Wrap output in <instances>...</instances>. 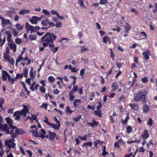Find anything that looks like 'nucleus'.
Instances as JSON below:
<instances>
[{
  "label": "nucleus",
  "instance_id": "a19ab883",
  "mask_svg": "<svg viewBox=\"0 0 157 157\" xmlns=\"http://www.w3.org/2000/svg\"><path fill=\"white\" fill-rule=\"evenodd\" d=\"M153 123V121L152 118H149L148 121L147 122L148 125L150 127L152 126Z\"/></svg>",
  "mask_w": 157,
  "mask_h": 157
},
{
  "label": "nucleus",
  "instance_id": "bb28decb",
  "mask_svg": "<svg viewBox=\"0 0 157 157\" xmlns=\"http://www.w3.org/2000/svg\"><path fill=\"white\" fill-rule=\"evenodd\" d=\"M149 110L148 106L145 104H144L143 106V111L144 112L147 113Z\"/></svg>",
  "mask_w": 157,
  "mask_h": 157
},
{
  "label": "nucleus",
  "instance_id": "393cba45",
  "mask_svg": "<svg viewBox=\"0 0 157 157\" xmlns=\"http://www.w3.org/2000/svg\"><path fill=\"white\" fill-rule=\"evenodd\" d=\"M32 28V26L29 25V24L26 22L25 24V28L26 30L27 33H28L29 31H31L32 30L31 28Z\"/></svg>",
  "mask_w": 157,
  "mask_h": 157
},
{
  "label": "nucleus",
  "instance_id": "ddd939ff",
  "mask_svg": "<svg viewBox=\"0 0 157 157\" xmlns=\"http://www.w3.org/2000/svg\"><path fill=\"white\" fill-rule=\"evenodd\" d=\"M141 136L144 140H145L149 137V135L147 131L145 130L144 132L141 134Z\"/></svg>",
  "mask_w": 157,
  "mask_h": 157
},
{
  "label": "nucleus",
  "instance_id": "f704fd0d",
  "mask_svg": "<svg viewBox=\"0 0 157 157\" xmlns=\"http://www.w3.org/2000/svg\"><path fill=\"white\" fill-rule=\"evenodd\" d=\"M125 96L124 95H121V96L118 98V100L119 101V102H121L122 101L123 102L124 101V99L125 98Z\"/></svg>",
  "mask_w": 157,
  "mask_h": 157
},
{
  "label": "nucleus",
  "instance_id": "864d4df0",
  "mask_svg": "<svg viewBox=\"0 0 157 157\" xmlns=\"http://www.w3.org/2000/svg\"><path fill=\"white\" fill-rule=\"evenodd\" d=\"M87 135H84L83 136H78V137L82 140H86L87 139Z\"/></svg>",
  "mask_w": 157,
  "mask_h": 157
},
{
  "label": "nucleus",
  "instance_id": "6ab92c4d",
  "mask_svg": "<svg viewBox=\"0 0 157 157\" xmlns=\"http://www.w3.org/2000/svg\"><path fill=\"white\" fill-rule=\"evenodd\" d=\"M95 124L96 126H98V124L97 122L95 121L94 120H93L92 121V123H88L87 125L88 126H91L92 128H94V125Z\"/></svg>",
  "mask_w": 157,
  "mask_h": 157
},
{
  "label": "nucleus",
  "instance_id": "4be33fe9",
  "mask_svg": "<svg viewBox=\"0 0 157 157\" xmlns=\"http://www.w3.org/2000/svg\"><path fill=\"white\" fill-rule=\"evenodd\" d=\"M30 11L29 10H27L25 9H23L20 10L19 13V14L24 15L26 13L28 14L29 13Z\"/></svg>",
  "mask_w": 157,
  "mask_h": 157
},
{
  "label": "nucleus",
  "instance_id": "5fc2aeb1",
  "mask_svg": "<svg viewBox=\"0 0 157 157\" xmlns=\"http://www.w3.org/2000/svg\"><path fill=\"white\" fill-rule=\"evenodd\" d=\"M39 134L40 135H44H44L46 134V131L44 130L43 129H41L40 132H39Z\"/></svg>",
  "mask_w": 157,
  "mask_h": 157
},
{
  "label": "nucleus",
  "instance_id": "5701e85b",
  "mask_svg": "<svg viewBox=\"0 0 157 157\" xmlns=\"http://www.w3.org/2000/svg\"><path fill=\"white\" fill-rule=\"evenodd\" d=\"M29 75L30 77V78H31V79L32 80H33L35 76V74H34L33 72V68L32 67H31V70L30 71Z\"/></svg>",
  "mask_w": 157,
  "mask_h": 157
},
{
  "label": "nucleus",
  "instance_id": "7c9ffc66",
  "mask_svg": "<svg viewBox=\"0 0 157 157\" xmlns=\"http://www.w3.org/2000/svg\"><path fill=\"white\" fill-rule=\"evenodd\" d=\"M109 39L110 38L109 36H105L103 38V41L104 43L106 44L107 43V41L108 40L109 42V44H110V41Z\"/></svg>",
  "mask_w": 157,
  "mask_h": 157
},
{
  "label": "nucleus",
  "instance_id": "aec40b11",
  "mask_svg": "<svg viewBox=\"0 0 157 157\" xmlns=\"http://www.w3.org/2000/svg\"><path fill=\"white\" fill-rule=\"evenodd\" d=\"M129 105L131 107V109L134 110H137L138 109V105L137 104H129Z\"/></svg>",
  "mask_w": 157,
  "mask_h": 157
},
{
  "label": "nucleus",
  "instance_id": "20e7f679",
  "mask_svg": "<svg viewBox=\"0 0 157 157\" xmlns=\"http://www.w3.org/2000/svg\"><path fill=\"white\" fill-rule=\"evenodd\" d=\"M10 132L9 134H10L12 137L13 139H15L18 136V135H22L25 134V131L22 129L18 128L15 127V128H13L12 132L10 131Z\"/></svg>",
  "mask_w": 157,
  "mask_h": 157
},
{
  "label": "nucleus",
  "instance_id": "f3484780",
  "mask_svg": "<svg viewBox=\"0 0 157 157\" xmlns=\"http://www.w3.org/2000/svg\"><path fill=\"white\" fill-rule=\"evenodd\" d=\"M125 24L127 25L124 26L125 32L126 33H129L130 30L131 29V26L129 25L128 23H126Z\"/></svg>",
  "mask_w": 157,
  "mask_h": 157
},
{
  "label": "nucleus",
  "instance_id": "423d86ee",
  "mask_svg": "<svg viewBox=\"0 0 157 157\" xmlns=\"http://www.w3.org/2000/svg\"><path fill=\"white\" fill-rule=\"evenodd\" d=\"M6 121L7 123L9 124V126L7 125V129L9 133H5L6 134H9L10 131L12 132V131L13 130V128H15V126L13 125V120L9 117H7L6 118Z\"/></svg>",
  "mask_w": 157,
  "mask_h": 157
},
{
  "label": "nucleus",
  "instance_id": "338daca9",
  "mask_svg": "<svg viewBox=\"0 0 157 157\" xmlns=\"http://www.w3.org/2000/svg\"><path fill=\"white\" fill-rule=\"evenodd\" d=\"M87 108L89 109H91V110H93L95 109V107L94 105L91 106L89 105L87 106Z\"/></svg>",
  "mask_w": 157,
  "mask_h": 157
},
{
  "label": "nucleus",
  "instance_id": "cd10ccee",
  "mask_svg": "<svg viewBox=\"0 0 157 157\" xmlns=\"http://www.w3.org/2000/svg\"><path fill=\"white\" fill-rule=\"evenodd\" d=\"M94 114L98 116L99 117L101 118L102 115V111L101 110L98 111L95 110L94 111Z\"/></svg>",
  "mask_w": 157,
  "mask_h": 157
},
{
  "label": "nucleus",
  "instance_id": "49530a36",
  "mask_svg": "<svg viewBox=\"0 0 157 157\" xmlns=\"http://www.w3.org/2000/svg\"><path fill=\"white\" fill-rule=\"evenodd\" d=\"M141 81L144 83H147L148 81V79L147 77H144L141 79Z\"/></svg>",
  "mask_w": 157,
  "mask_h": 157
},
{
  "label": "nucleus",
  "instance_id": "bf43d9fd",
  "mask_svg": "<svg viewBox=\"0 0 157 157\" xmlns=\"http://www.w3.org/2000/svg\"><path fill=\"white\" fill-rule=\"evenodd\" d=\"M23 77V73H21V74H16V78L17 79L18 78H22Z\"/></svg>",
  "mask_w": 157,
  "mask_h": 157
},
{
  "label": "nucleus",
  "instance_id": "a18cd8bd",
  "mask_svg": "<svg viewBox=\"0 0 157 157\" xmlns=\"http://www.w3.org/2000/svg\"><path fill=\"white\" fill-rule=\"evenodd\" d=\"M73 111L71 110L70 109V107L69 106H66V112L67 113V114H68L67 113L68 112L70 114H71L72 113Z\"/></svg>",
  "mask_w": 157,
  "mask_h": 157
},
{
  "label": "nucleus",
  "instance_id": "ea45409f",
  "mask_svg": "<svg viewBox=\"0 0 157 157\" xmlns=\"http://www.w3.org/2000/svg\"><path fill=\"white\" fill-rule=\"evenodd\" d=\"M28 69L26 68L24 71L22 73L23 76H24V77L25 78H27L28 77Z\"/></svg>",
  "mask_w": 157,
  "mask_h": 157
},
{
  "label": "nucleus",
  "instance_id": "a211bd4d",
  "mask_svg": "<svg viewBox=\"0 0 157 157\" xmlns=\"http://www.w3.org/2000/svg\"><path fill=\"white\" fill-rule=\"evenodd\" d=\"M2 21V24L3 25L6 26L10 24V21L8 19H5L3 18Z\"/></svg>",
  "mask_w": 157,
  "mask_h": 157
},
{
  "label": "nucleus",
  "instance_id": "8fccbe9b",
  "mask_svg": "<svg viewBox=\"0 0 157 157\" xmlns=\"http://www.w3.org/2000/svg\"><path fill=\"white\" fill-rule=\"evenodd\" d=\"M117 29H116V28H113L112 29H111V30H112V31H116L118 33H119L120 31H121V28L117 26Z\"/></svg>",
  "mask_w": 157,
  "mask_h": 157
},
{
  "label": "nucleus",
  "instance_id": "9d476101",
  "mask_svg": "<svg viewBox=\"0 0 157 157\" xmlns=\"http://www.w3.org/2000/svg\"><path fill=\"white\" fill-rule=\"evenodd\" d=\"M31 132L33 133V136L36 137H40L42 139H44L45 137V136L44 135H39L38 134V131L37 130H32Z\"/></svg>",
  "mask_w": 157,
  "mask_h": 157
},
{
  "label": "nucleus",
  "instance_id": "c9c22d12",
  "mask_svg": "<svg viewBox=\"0 0 157 157\" xmlns=\"http://www.w3.org/2000/svg\"><path fill=\"white\" fill-rule=\"evenodd\" d=\"M92 145V142H87L84 143L82 145V147H84L86 146H88L90 147H91Z\"/></svg>",
  "mask_w": 157,
  "mask_h": 157
},
{
  "label": "nucleus",
  "instance_id": "c85d7f7f",
  "mask_svg": "<svg viewBox=\"0 0 157 157\" xmlns=\"http://www.w3.org/2000/svg\"><path fill=\"white\" fill-rule=\"evenodd\" d=\"M78 2L80 6L82 8H85V6L83 0H78Z\"/></svg>",
  "mask_w": 157,
  "mask_h": 157
},
{
  "label": "nucleus",
  "instance_id": "79ce46f5",
  "mask_svg": "<svg viewBox=\"0 0 157 157\" xmlns=\"http://www.w3.org/2000/svg\"><path fill=\"white\" fill-rule=\"evenodd\" d=\"M48 80L50 83H53L55 81V78L52 76H50L48 77Z\"/></svg>",
  "mask_w": 157,
  "mask_h": 157
},
{
  "label": "nucleus",
  "instance_id": "c03bdc74",
  "mask_svg": "<svg viewBox=\"0 0 157 157\" xmlns=\"http://www.w3.org/2000/svg\"><path fill=\"white\" fill-rule=\"evenodd\" d=\"M81 115H79L76 117H74L73 118L74 121L75 122H78L79 120L81 118Z\"/></svg>",
  "mask_w": 157,
  "mask_h": 157
},
{
  "label": "nucleus",
  "instance_id": "37998d69",
  "mask_svg": "<svg viewBox=\"0 0 157 157\" xmlns=\"http://www.w3.org/2000/svg\"><path fill=\"white\" fill-rule=\"evenodd\" d=\"M16 26L17 29L20 31L22 30L23 28L24 27L23 26H21L19 24H16Z\"/></svg>",
  "mask_w": 157,
  "mask_h": 157
},
{
  "label": "nucleus",
  "instance_id": "0eeeda50",
  "mask_svg": "<svg viewBox=\"0 0 157 157\" xmlns=\"http://www.w3.org/2000/svg\"><path fill=\"white\" fill-rule=\"evenodd\" d=\"M3 122L2 117L0 115V131L5 132V133H9L7 129V124H2L1 123Z\"/></svg>",
  "mask_w": 157,
  "mask_h": 157
},
{
  "label": "nucleus",
  "instance_id": "72a5a7b5",
  "mask_svg": "<svg viewBox=\"0 0 157 157\" xmlns=\"http://www.w3.org/2000/svg\"><path fill=\"white\" fill-rule=\"evenodd\" d=\"M9 54H10L3 53L4 59L5 60H9L10 59Z\"/></svg>",
  "mask_w": 157,
  "mask_h": 157
},
{
  "label": "nucleus",
  "instance_id": "58836bf2",
  "mask_svg": "<svg viewBox=\"0 0 157 157\" xmlns=\"http://www.w3.org/2000/svg\"><path fill=\"white\" fill-rule=\"evenodd\" d=\"M29 38L30 40H35L36 39V36L35 35H30L29 36Z\"/></svg>",
  "mask_w": 157,
  "mask_h": 157
},
{
  "label": "nucleus",
  "instance_id": "680f3d73",
  "mask_svg": "<svg viewBox=\"0 0 157 157\" xmlns=\"http://www.w3.org/2000/svg\"><path fill=\"white\" fill-rule=\"evenodd\" d=\"M113 67L110 70V71H108V72H107L106 74V77L107 78L108 77V76L110 74H111L112 73V69H113Z\"/></svg>",
  "mask_w": 157,
  "mask_h": 157
},
{
  "label": "nucleus",
  "instance_id": "4c0bfd02",
  "mask_svg": "<svg viewBox=\"0 0 157 157\" xmlns=\"http://www.w3.org/2000/svg\"><path fill=\"white\" fill-rule=\"evenodd\" d=\"M129 116L128 115H127V117H125V120H124L123 119H122L121 121L125 125H126L127 124L126 123L127 122L128 120L129 119Z\"/></svg>",
  "mask_w": 157,
  "mask_h": 157
},
{
  "label": "nucleus",
  "instance_id": "6e6d98bb",
  "mask_svg": "<svg viewBox=\"0 0 157 157\" xmlns=\"http://www.w3.org/2000/svg\"><path fill=\"white\" fill-rule=\"evenodd\" d=\"M15 42L17 44H20L22 40L21 39L17 38L15 39Z\"/></svg>",
  "mask_w": 157,
  "mask_h": 157
},
{
  "label": "nucleus",
  "instance_id": "09e8293b",
  "mask_svg": "<svg viewBox=\"0 0 157 157\" xmlns=\"http://www.w3.org/2000/svg\"><path fill=\"white\" fill-rule=\"evenodd\" d=\"M108 3L107 0H100L99 3L101 5L106 4Z\"/></svg>",
  "mask_w": 157,
  "mask_h": 157
},
{
  "label": "nucleus",
  "instance_id": "052dcab7",
  "mask_svg": "<svg viewBox=\"0 0 157 157\" xmlns=\"http://www.w3.org/2000/svg\"><path fill=\"white\" fill-rule=\"evenodd\" d=\"M4 102V100L3 98L0 99V107L2 109V105Z\"/></svg>",
  "mask_w": 157,
  "mask_h": 157
},
{
  "label": "nucleus",
  "instance_id": "de8ad7c7",
  "mask_svg": "<svg viewBox=\"0 0 157 157\" xmlns=\"http://www.w3.org/2000/svg\"><path fill=\"white\" fill-rule=\"evenodd\" d=\"M69 96L70 97V100L71 101H73L74 98H75V96L73 95V93L70 92L69 94Z\"/></svg>",
  "mask_w": 157,
  "mask_h": 157
},
{
  "label": "nucleus",
  "instance_id": "603ef678",
  "mask_svg": "<svg viewBox=\"0 0 157 157\" xmlns=\"http://www.w3.org/2000/svg\"><path fill=\"white\" fill-rule=\"evenodd\" d=\"M40 91L43 93L45 92L46 89L43 86H40L39 89Z\"/></svg>",
  "mask_w": 157,
  "mask_h": 157
},
{
  "label": "nucleus",
  "instance_id": "4468645a",
  "mask_svg": "<svg viewBox=\"0 0 157 157\" xmlns=\"http://www.w3.org/2000/svg\"><path fill=\"white\" fill-rule=\"evenodd\" d=\"M49 48L54 53H56L58 50L59 47H57L54 48V45L53 44H51L49 45Z\"/></svg>",
  "mask_w": 157,
  "mask_h": 157
},
{
  "label": "nucleus",
  "instance_id": "1a4fd4ad",
  "mask_svg": "<svg viewBox=\"0 0 157 157\" xmlns=\"http://www.w3.org/2000/svg\"><path fill=\"white\" fill-rule=\"evenodd\" d=\"M8 78V80H10V76L6 71L3 70L2 72V78L4 81H6L7 79V78Z\"/></svg>",
  "mask_w": 157,
  "mask_h": 157
},
{
  "label": "nucleus",
  "instance_id": "2eb2a0df",
  "mask_svg": "<svg viewBox=\"0 0 157 157\" xmlns=\"http://www.w3.org/2000/svg\"><path fill=\"white\" fill-rule=\"evenodd\" d=\"M111 87L112 89L111 91H115L118 89L119 86L117 82H114L112 83Z\"/></svg>",
  "mask_w": 157,
  "mask_h": 157
},
{
  "label": "nucleus",
  "instance_id": "412c9836",
  "mask_svg": "<svg viewBox=\"0 0 157 157\" xmlns=\"http://www.w3.org/2000/svg\"><path fill=\"white\" fill-rule=\"evenodd\" d=\"M52 128L57 130L59 129V127L60 126V124H55L52 123H51L49 125Z\"/></svg>",
  "mask_w": 157,
  "mask_h": 157
},
{
  "label": "nucleus",
  "instance_id": "c756f323",
  "mask_svg": "<svg viewBox=\"0 0 157 157\" xmlns=\"http://www.w3.org/2000/svg\"><path fill=\"white\" fill-rule=\"evenodd\" d=\"M29 21L32 24H36L37 23L36 19L35 18V16H33L32 18L29 20Z\"/></svg>",
  "mask_w": 157,
  "mask_h": 157
},
{
  "label": "nucleus",
  "instance_id": "3c124183",
  "mask_svg": "<svg viewBox=\"0 0 157 157\" xmlns=\"http://www.w3.org/2000/svg\"><path fill=\"white\" fill-rule=\"evenodd\" d=\"M42 13L46 16H48L50 15L49 12L45 9H43L42 10Z\"/></svg>",
  "mask_w": 157,
  "mask_h": 157
},
{
  "label": "nucleus",
  "instance_id": "7ed1b4c3",
  "mask_svg": "<svg viewBox=\"0 0 157 157\" xmlns=\"http://www.w3.org/2000/svg\"><path fill=\"white\" fill-rule=\"evenodd\" d=\"M23 108L21 111H17L15 112L13 116L15 117V120L17 121L20 120V117L22 116L24 118L27 115V113L29 112L28 107L27 106L24 105Z\"/></svg>",
  "mask_w": 157,
  "mask_h": 157
},
{
  "label": "nucleus",
  "instance_id": "dca6fc26",
  "mask_svg": "<svg viewBox=\"0 0 157 157\" xmlns=\"http://www.w3.org/2000/svg\"><path fill=\"white\" fill-rule=\"evenodd\" d=\"M143 55L144 59L146 60H148L149 59V55H150V51H147L144 52L142 53Z\"/></svg>",
  "mask_w": 157,
  "mask_h": 157
},
{
  "label": "nucleus",
  "instance_id": "13d9d810",
  "mask_svg": "<svg viewBox=\"0 0 157 157\" xmlns=\"http://www.w3.org/2000/svg\"><path fill=\"white\" fill-rule=\"evenodd\" d=\"M134 63L138 64V60H139V58L136 56H135L134 57Z\"/></svg>",
  "mask_w": 157,
  "mask_h": 157
},
{
  "label": "nucleus",
  "instance_id": "a878e982",
  "mask_svg": "<svg viewBox=\"0 0 157 157\" xmlns=\"http://www.w3.org/2000/svg\"><path fill=\"white\" fill-rule=\"evenodd\" d=\"M49 19L48 18H46L41 21V23L43 26H45L47 25Z\"/></svg>",
  "mask_w": 157,
  "mask_h": 157
},
{
  "label": "nucleus",
  "instance_id": "4d7b16f0",
  "mask_svg": "<svg viewBox=\"0 0 157 157\" xmlns=\"http://www.w3.org/2000/svg\"><path fill=\"white\" fill-rule=\"evenodd\" d=\"M62 25V22L61 21H60L59 22H57L56 25L55 24V26L56 28H59Z\"/></svg>",
  "mask_w": 157,
  "mask_h": 157
},
{
  "label": "nucleus",
  "instance_id": "2f4dec72",
  "mask_svg": "<svg viewBox=\"0 0 157 157\" xmlns=\"http://www.w3.org/2000/svg\"><path fill=\"white\" fill-rule=\"evenodd\" d=\"M78 90V85L74 86H73V89L70 92L71 93H73L74 92H76Z\"/></svg>",
  "mask_w": 157,
  "mask_h": 157
},
{
  "label": "nucleus",
  "instance_id": "f03ea898",
  "mask_svg": "<svg viewBox=\"0 0 157 157\" xmlns=\"http://www.w3.org/2000/svg\"><path fill=\"white\" fill-rule=\"evenodd\" d=\"M147 94V92L145 90H138L136 93L134 94V99L136 101H141L143 103L146 104L147 102L146 96Z\"/></svg>",
  "mask_w": 157,
  "mask_h": 157
},
{
  "label": "nucleus",
  "instance_id": "39448f33",
  "mask_svg": "<svg viewBox=\"0 0 157 157\" xmlns=\"http://www.w3.org/2000/svg\"><path fill=\"white\" fill-rule=\"evenodd\" d=\"M14 139H6L5 141V144L6 146H7V148L9 149L8 150H6V152L9 151L11 148H14L16 146V144L14 143Z\"/></svg>",
  "mask_w": 157,
  "mask_h": 157
},
{
  "label": "nucleus",
  "instance_id": "473e14b6",
  "mask_svg": "<svg viewBox=\"0 0 157 157\" xmlns=\"http://www.w3.org/2000/svg\"><path fill=\"white\" fill-rule=\"evenodd\" d=\"M11 31L14 36L17 37V36L18 32L16 29L13 28L11 29Z\"/></svg>",
  "mask_w": 157,
  "mask_h": 157
},
{
  "label": "nucleus",
  "instance_id": "9b49d317",
  "mask_svg": "<svg viewBox=\"0 0 157 157\" xmlns=\"http://www.w3.org/2000/svg\"><path fill=\"white\" fill-rule=\"evenodd\" d=\"M5 33L6 35L7 40L8 42L9 43L11 42L12 41V35L10 32L9 31H6L5 32Z\"/></svg>",
  "mask_w": 157,
  "mask_h": 157
},
{
  "label": "nucleus",
  "instance_id": "f8f14e48",
  "mask_svg": "<svg viewBox=\"0 0 157 157\" xmlns=\"http://www.w3.org/2000/svg\"><path fill=\"white\" fill-rule=\"evenodd\" d=\"M8 45L9 48L13 50L14 52H15L17 50V45L15 44L12 42L8 43Z\"/></svg>",
  "mask_w": 157,
  "mask_h": 157
},
{
  "label": "nucleus",
  "instance_id": "774afa93",
  "mask_svg": "<svg viewBox=\"0 0 157 157\" xmlns=\"http://www.w3.org/2000/svg\"><path fill=\"white\" fill-rule=\"evenodd\" d=\"M48 105V104L46 103H43L42 105L41 106V107L47 109Z\"/></svg>",
  "mask_w": 157,
  "mask_h": 157
},
{
  "label": "nucleus",
  "instance_id": "f257e3e1",
  "mask_svg": "<svg viewBox=\"0 0 157 157\" xmlns=\"http://www.w3.org/2000/svg\"><path fill=\"white\" fill-rule=\"evenodd\" d=\"M57 38L56 35L50 32H47L45 35L42 37L41 39V42H43L44 46H49L51 44H53Z\"/></svg>",
  "mask_w": 157,
  "mask_h": 157
},
{
  "label": "nucleus",
  "instance_id": "b1692460",
  "mask_svg": "<svg viewBox=\"0 0 157 157\" xmlns=\"http://www.w3.org/2000/svg\"><path fill=\"white\" fill-rule=\"evenodd\" d=\"M86 46H80L81 48L80 52L82 53L86 51H89V49L88 47H85Z\"/></svg>",
  "mask_w": 157,
  "mask_h": 157
},
{
  "label": "nucleus",
  "instance_id": "e433bc0d",
  "mask_svg": "<svg viewBox=\"0 0 157 157\" xmlns=\"http://www.w3.org/2000/svg\"><path fill=\"white\" fill-rule=\"evenodd\" d=\"M132 128L131 126L128 125L126 127V132L128 133H131L132 131Z\"/></svg>",
  "mask_w": 157,
  "mask_h": 157
},
{
  "label": "nucleus",
  "instance_id": "e2e57ef3",
  "mask_svg": "<svg viewBox=\"0 0 157 157\" xmlns=\"http://www.w3.org/2000/svg\"><path fill=\"white\" fill-rule=\"evenodd\" d=\"M50 12L52 14L56 15L57 16V14H59L56 10H51Z\"/></svg>",
  "mask_w": 157,
  "mask_h": 157
},
{
  "label": "nucleus",
  "instance_id": "0e129e2a",
  "mask_svg": "<svg viewBox=\"0 0 157 157\" xmlns=\"http://www.w3.org/2000/svg\"><path fill=\"white\" fill-rule=\"evenodd\" d=\"M85 69H81L80 70V74L81 76H83L85 73Z\"/></svg>",
  "mask_w": 157,
  "mask_h": 157
},
{
  "label": "nucleus",
  "instance_id": "69168bd1",
  "mask_svg": "<svg viewBox=\"0 0 157 157\" xmlns=\"http://www.w3.org/2000/svg\"><path fill=\"white\" fill-rule=\"evenodd\" d=\"M145 149L143 147H141L139 149L138 152H144L145 151Z\"/></svg>",
  "mask_w": 157,
  "mask_h": 157
},
{
  "label": "nucleus",
  "instance_id": "6e6552de",
  "mask_svg": "<svg viewBox=\"0 0 157 157\" xmlns=\"http://www.w3.org/2000/svg\"><path fill=\"white\" fill-rule=\"evenodd\" d=\"M48 134L49 138L50 140L53 141L54 138H55L57 140H60L59 138L55 133L52 132L50 131L49 130L48 131Z\"/></svg>",
  "mask_w": 157,
  "mask_h": 157
}]
</instances>
